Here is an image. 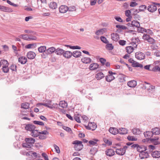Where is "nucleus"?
<instances>
[{
	"label": "nucleus",
	"mask_w": 160,
	"mask_h": 160,
	"mask_svg": "<svg viewBox=\"0 0 160 160\" xmlns=\"http://www.w3.org/2000/svg\"><path fill=\"white\" fill-rule=\"evenodd\" d=\"M144 134L145 137L149 139V141L155 145H158L160 144V142L158 141L159 138L158 136H154L152 131L144 132Z\"/></svg>",
	"instance_id": "obj_1"
},
{
	"label": "nucleus",
	"mask_w": 160,
	"mask_h": 160,
	"mask_svg": "<svg viewBox=\"0 0 160 160\" xmlns=\"http://www.w3.org/2000/svg\"><path fill=\"white\" fill-rule=\"evenodd\" d=\"M72 144L74 145V148L77 151H80L83 148V146L81 141L75 140L72 142Z\"/></svg>",
	"instance_id": "obj_2"
},
{
	"label": "nucleus",
	"mask_w": 160,
	"mask_h": 160,
	"mask_svg": "<svg viewBox=\"0 0 160 160\" xmlns=\"http://www.w3.org/2000/svg\"><path fill=\"white\" fill-rule=\"evenodd\" d=\"M1 63L2 65V71L5 73H7L9 71V68L8 66L9 63L6 60H1Z\"/></svg>",
	"instance_id": "obj_3"
},
{
	"label": "nucleus",
	"mask_w": 160,
	"mask_h": 160,
	"mask_svg": "<svg viewBox=\"0 0 160 160\" xmlns=\"http://www.w3.org/2000/svg\"><path fill=\"white\" fill-rule=\"evenodd\" d=\"M160 6V4L158 3L153 2L151 4L149 5L147 8L148 10L150 12H153L155 11L157 9L156 5Z\"/></svg>",
	"instance_id": "obj_4"
},
{
	"label": "nucleus",
	"mask_w": 160,
	"mask_h": 160,
	"mask_svg": "<svg viewBox=\"0 0 160 160\" xmlns=\"http://www.w3.org/2000/svg\"><path fill=\"white\" fill-rule=\"evenodd\" d=\"M135 58L138 60H143L145 58L144 54L142 52H137L135 54Z\"/></svg>",
	"instance_id": "obj_5"
},
{
	"label": "nucleus",
	"mask_w": 160,
	"mask_h": 160,
	"mask_svg": "<svg viewBox=\"0 0 160 160\" xmlns=\"http://www.w3.org/2000/svg\"><path fill=\"white\" fill-rule=\"evenodd\" d=\"M85 127L87 129L94 130L96 128L97 126L94 122H90L88 126H85Z\"/></svg>",
	"instance_id": "obj_6"
},
{
	"label": "nucleus",
	"mask_w": 160,
	"mask_h": 160,
	"mask_svg": "<svg viewBox=\"0 0 160 160\" xmlns=\"http://www.w3.org/2000/svg\"><path fill=\"white\" fill-rule=\"evenodd\" d=\"M105 154L106 155L111 157L115 155V151L112 149H108L105 151Z\"/></svg>",
	"instance_id": "obj_7"
},
{
	"label": "nucleus",
	"mask_w": 160,
	"mask_h": 160,
	"mask_svg": "<svg viewBox=\"0 0 160 160\" xmlns=\"http://www.w3.org/2000/svg\"><path fill=\"white\" fill-rule=\"evenodd\" d=\"M111 39L117 42L119 39V36L117 33L114 32L111 34Z\"/></svg>",
	"instance_id": "obj_8"
},
{
	"label": "nucleus",
	"mask_w": 160,
	"mask_h": 160,
	"mask_svg": "<svg viewBox=\"0 0 160 160\" xmlns=\"http://www.w3.org/2000/svg\"><path fill=\"white\" fill-rule=\"evenodd\" d=\"M68 9V7L65 5H61L59 8V11L61 13L66 12Z\"/></svg>",
	"instance_id": "obj_9"
},
{
	"label": "nucleus",
	"mask_w": 160,
	"mask_h": 160,
	"mask_svg": "<svg viewBox=\"0 0 160 160\" xmlns=\"http://www.w3.org/2000/svg\"><path fill=\"white\" fill-rule=\"evenodd\" d=\"M0 10L4 12H11L13 11L11 8L0 5Z\"/></svg>",
	"instance_id": "obj_10"
},
{
	"label": "nucleus",
	"mask_w": 160,
	"mask_h": 160,
	"mask_svg": "<svg viewBox=\"0 0 160 160\" xmlns=\"http://www.w3.org/2000/svg\"><path fill=\"white\" fill-rule=\"evenodd\" d=\"M56 51V49L54 47H51L47 49L45 53L47 55L50 54L55 52Z\"/></svg>",
	"instance_id": "obj_11"
},
{
	"label": "nucleus",
	"mask_w": 160,
	"mask_h": 160,
	"mask_svg": "<svg viewBox=\"0 0 160 160\" xmlns=\"http://www.w3.org/2000/svg\"><path fill=\"white\" fill-rule=\"evenodd\" d=\"M36 54L35 53L33 52L30 51L28 52L27 53V56L29 59H33L35 58Z\"/></svg>",
	"instance_id": "obj_12"
},
{
	"label": "nucleus",
	"mask_w": 160,
	"mask_h": 160,
	"mask_svg": "<svg viewBox=\"0 0 160 160\" xmlns=\"http://www.w3.org/2000/svg\"><path fill=\"white\" fill-rule=\"evenodd\" d=\"M140 157L142 159L148 158L149 156L148 151H143L139 154Z\"/></svg>",
	"instance_id": "obj_13"
},
{
	"label": "nucleus",
	"mask_w": 160,
	"mask_h": 160,
	"mask_svg": "<svg viewBox=\"0 0 160 160\" xmlns=\"http://www.w3.org/2000/svg\"><path fill=\"white\" fill-rule=\"evenodd\" d=\"M147 147L143 145H138L137 147V150L141 153L142 152L145 151L147 150Z\"/></svg>",
	"instance_id": "obj_14"
},
{
	"label": "nucleus",
	"mask_w": 160,
	"mask_h": 160,
	"mask_svg": "<svg viewBox=\"0 0 160 160\" xmlns=\"http://www.w3.org/2000/svg\"><path fill=\"white\" fill-rule=\"evenodd\" d=\"M109 131L110 133L114 135L119 133L118 130L115 128H110Z\"/></svg>",
	"instance_id": "obj_15"
},
{
	"label": "nucleus",
	"mask_w": 160,
	"mask_h": 160,
	"mask_svg": "<svg viewBox=\"0 0 160 160\" xmlns=\"http://www.w3.org/2000/svg\"><path fill=\"white\" fill-rule=\"evenodd\" d=\"M99 67V65L96 63H93L91 64L89 67V68L91 70H93L97 69Z\"/></svg>",
	"instance_id": "obj_16"
},
{
	"label": "nucleus",
	"mask_w": 160,
	"mask_h": 160,
	"mask_svg": "<svg viewBox=\"0 0 160 160\" xmlns=\"http://www.w3.org/2000/svg\"><path fill=\"white\" fill-rule=\"evenodd\" d=\"M25 128L27 130L32 131L35 129V126L33 124H28L26 125Z\"/></svg>",
	"instance_id": "obj_17"
},
{
	"label": "nucleus",
	"mask_w": 160,
	"mask_h": 160,
	"mask_svg": "<svg viewBox=\"0 0 160 160\" xmlns=\"http://www.w3.org/2000/svg\"><path fill=\"white\" fill-rule=\"evenodd\" d=\"M152 157L153 158H158L160 157V151H155L151 153Z\"/></svg>",
	"instance_id": "obj_18"
},
{
	"label": "nucleus",
	"mask_w": 160,
	"mask_h": 160,
	"mask_svg": "<svg viewBox=\"0 0 160 160\" xmlns=\"http://www.w3.org/2000/svg\"><path fill=\"white\" fill-rule=\"evenodd\" d=\"M72 55V53L69 51H64L63 54L64 57L66 58H70Z\"/></svg>",
	"instance_id": "obj_19"
},
{
	"label": "nucleus",
	"mask_w": 160,
	"mask_h": 160,
	"mask_svg": "<svg viewBox=\"0 0 160 160\" xmlns=\"http://www.w3.org/2000/svg\"><path fill=\"white\" fill-rule=\"evenodd\" d=\"M64 50L62 49L58 48L56 49V51L55 52V53L57 55H63L64 52Z\"/></svg>",
	"instance_id": "obj_20"
},
{
	"label": "nucleus",
	"mask_w": 160,
	"mask_h": 160,
	"mask_svg": "<svg viewBox=\"0 0 160 160\" xmlns=\"http://www.w3.org/2000/svg\"><path fill=\"white\" fill-rule=\"evenodd\" d=\"M104 77V74L102 72H99L95 75V77L97 80H100Z\"/></svg>",
	"instance_id": "obj_21"
},
{
	"label": "nucleus",
	"mask_w": 160,
	"mask_h": 160,
	"mask_svg": "<svg viewBox=\"0 0 160 160\" xmlns=\"http://www.w3.org/2000/svg\"><path fill=\"white\" fill-rule=\"evenodd\" d=\"M25 141L26 142L29 143V144H31L32 146H33L32 144L35 142V140L32 138H26L25 139Z\"/></svg>",
	"instance_id": "obj_22"
},
{
	"label": "nucleus",
	"mask_w": 160,
	"mask_h": 160,
	"mask_svg": "<svg viewBox=\"0 0 160 160\" xmlns=\"http://www.w3.org/2000/svg\"><path fill=\"white\" fill-rule=\"evenodd\" d=\"M127 84L130 87H134L137 85V82L135 80H132L128 82Z\"/></svg>",
	"instance_id": "obj_23"
},
{
	"label": "nucleus",
	"mask_w": 160,
	"mask_h": 160,
	"mask_svg": "<svg viewBox=\"0 0 160 160\" xmlns=\"http://www.w3.org/2000/svg\"><path fill=\"white\" fill-rule=\"evenodd\" d=\"M27 58L24 57H21L18 58V62L22 64H24L27 62Z\"/></svg>",
	"instance_id": "obj_24"
},
{
	"label": "nucleus",
	"mask_w": 160,
	"mask_h": 160,
	"mask_svg": "<svg viewBox=\"0 0 160 160\" xmlns=\"http://www.w3.org/2000/svg\"><path fill=\"white\" fill-rule=\"evenodd\" d=\"M81 61L83 63L88 64L90 63L91 62L92 60L89 58L84 57L82 58Z\"/></svg>",
	"instance_id": "obj_25"
},
{
	"label": "nucleus",
	"mask_w": 160,
	"mask_h": 160,
	"mask_svg": "<svg viewBox=\"0 0 160 160\" xmlns=\"http://www.w3.org/2000/svg\"><path fill=\"white\" fill-rule=\"evenodd\" d=\"M152 132L153 133V135H158L160 133V129L157 128H153L152 129Z\"/></svg>",
	"instance_id": "obj_26"
},
{
	"label": "nucleus",
	"mask_w": 160,
	"mask_h": 160,
	"mask_svg": "<svg viewBox=\"0 0 160 160\" xmlns=\"http://www.w3.org/2000/svg\"><path fill=\"white\" fill-rule=\"evenodd\" d=\"M73 56L75 58H78L81 55V52L79 51H76L73 52Z\"/></svg>",
	"instance_id": "obj_27"
},
{
	"label": "nucleus",
	"mask_w": 160,
	"mask_h": 160,
	"mask_svg": "<svg viewBox=\"0 0 160 160\" xmlns=\"http://www.w3.org/2000/svg\"><path fill=\"white\" fill-rule=\"evenodd\" d=\"M132 27H136L138 28L140 27L139 22L137 21H133L132 22Z\"/></svg>",
	"instance_id": "obj_28"
},
{
	"label": "nucleus",
	"mask_w": 160,
	"mask_h": 160,
	"mask_svg": "<svg viewBox=\"0 0 160 160\" xmlns=\"http://www.w3.org/2000/svg\"><path fill=\"white\" fill-rule=\"evenodd\" d=\"M106 80L107 82H110L115 79V77L112 75H108L105 77Z\"/></svg>",
	"instance_id": "obj_29"
},
{
	"label": "nucleus",
	"mask_w": 160,
	"mask_h": 160,
	"mask_svg": "<svg viewBox=\"0 0 160 160\" xmlns=\"http://www.w3.org/2000/svg\"><path fill=\"white\" fill-rule=\"evenodd\" d=\"M118 131L119 133L120 134H125L128 133V130L124 128H121Z\"/></svg>",
	"instance_id": "obj_30"
},
{
	"label": "nucleus",
	"mask_w": 160,
	"mask_h": 160,
	"mask_svg": "<svg viewBox=\"0 0 160 160\" xmlns=\"http://www.w3.org/2000/svg\"><path fill=\"white\" fill-rule=\"evenodd\" d=\"M49 7L53 9H55L57 7V3L54 2H51L49 4Z\"/></svg>",
	"instance_id": "obj_31"
},
{
	"label": "nucleus",
	"mask_w": 160,
	"mask_h": 160,
	"mask_svg": "<svg viewBox=\"0 0 160 160\" xmlns=\"http://www.w3.org/2000/svg\"><path fill=\"white\" fill-rule=\"evenodd\" d=\"M38 52L40 53L46 52L47 50L46 47L45 46H41L38 48Z\"/></svg>",
	"instance_id": "obj_32"
},
{
	"label": "nucleus",
	"mask_w": 160,
	"mask_h": 160,
	"mask_svg": "<svg viewBox=\"0 0 160 160\" xmlns=\"http://www.w3.org/2000/svg\"><path fill=\"white\" fill-rule=\"evenodd\" d=\"M59 105L61 107L65 108L68 106L67 103L65 101H61L59 103Z\"/></svg>",
	"instance_id": "obj_33"
},
{
	"label": "nucleus",
	"mask_w": 160,
	"mask_h": 160,
	"mask_svg": "<svg viewBox=\"0 0 160 160\" xmlns=\"http://www.w3.org/2000/svg\"><path fill=\"white\" fill-rule=\"evenodd\" d=\"M132 66L133 67H140V68H142L143 67L142 64H140L135 61H134V62L132 64Z\"/></svg>",
	"instance_id": "obj_34"
},
{
	"label": "nucleus",
	"mask_w": 160,
	"mask_h": 160,
	"mask_svg": "<svg viewBox=\"0 0 160 160\" xmlns=\"http://www.w3.org/2000/svg\"><path fill=\"white\" fill-rule=\"evenodd\" d=\"M38 130H35V129L32 131V136L34 137H36L40 134L39 132H38Z\"/></svg>",
	"instance_id": "obj_35"
},
{
	"label": "nucleus",
	"mask_w": 160,
	"mask_h": 160,
	"mask_svg": "<svg viewBox=\"0 0 160 160\" xmlns=\"http://www.w3.org/2000/svg\"><path fill=\"white\" fill-rule=\"evenodd\" d=\"M121 149V148L116 149L115 151L116 153L118 155H123L125 154V152H123Z\"/></svg>",
	"instance_id": "obj_36"
},
{
	"label": "nucleus",
	"mask_w": 160,
	"mask_h": 160,
	"mask_svg": "<svg viewBox=\"0 0 160 160\" xmlns=\"http://www.w3.org/2000/svg\"><path fill=\"white\" fill-rule=\"evenodd\" d=\"M127 52L129 54H130L133 52V48L131 46L127 47L126 48Z\"/></svg>",
	"instance_id": "obj_37"
},
{
	"label": "nucleus",
	"mask_w": 160,
	"mask_h": 160,
	"mask_svg": "<svg viewBox=\"0 0 160 160\" xmlns=\"http://www.w3.org/2000/svg\"><path fill=\"white\" fill-rule=\"evenodd\" d=\"M19 37V38H22L25 40H29V35L27 34H22L20 35Z\"/></svg>",
	"instance_id": "obj_38"
},
{
	"label": "nucleus",
	"mask_w": 160,
	"mask_h": 160,
	"mask_svg": "<svg viewBox=\"0 0 160 160\" xmlns=\"http://www.w3.org/2000/svg\"><path fill=\"white\" fill-rule=\"evenodd\" d=\"M106 45V48L108 50H111L113 49L114 47L111 43H107Z\"/></svg>",
	"instance_id": "obj_39"
},
{
	"label": "nucleus",
	"mask_w": 160,
	"mask_h": 160,
	"mask_svg": "<svg viewBox=\"0 0 160 160\" xmlns=\"http://www.w3.org/2000/svg\"><path fill=\"white\" fill-rule=\"evenodd\" d=\"M132 132L134 134H139L141 133V131L138 128H134L132 130Z\"/></svg>",
	"instance_id": "obj_40"
},
{
	"label": "nucleus",
	"mask_w": 160,
	"mask_h": 160,
	"mask_svg": "<svg viewBox=\"0 0 160 160\" xmlns=\"http://www.w3.org/2000/svg\"><path fill=\"white\" fill-rule=\"evenodd\" d=\"M80 115L79 114H75L74 115V119L78 123H80L81 122L80 119Z\"/></svg>",
	"instance_id": "obj_41"
},
{
	"label": "nucleus",
	"mask_w": 160,
	"mask_h": 160,
	"mask_svg": "<svg viewBox=\"0 0 160 160\" xmlns=\"http://www.w3.org/2000/svg\"><path fill=\"white\" fill-rule=\"evenodd\" d=\"M29 103L28 102L23 103L21 104V107L24 109H27L29 108Z\"/></svg>",
	"instance_id": "obj_42"
},
{
	"label": "nucleus",
	"mask_w": 160,
	"mask_h": 160,
	"mask_svg": "<svg viewBox=\"0 0 160 160\" xmlns=\"http://www.w3.org/2000/svg\"><path fill=\"white\" fill-rule=\"evenodd\" d=\"M100 39L101 41L107 44L108 43V41L107 40L106 37L104 36H101Z\"/></svg>",
	"instance_id": "obj_43"
},
{
	"label": "nucleus",
	"mask_w": 160,
	"mask_h": 160,
	"mask_svg": "<svg viewBox=\"0 0 160 160\" xmlns=\"http://www.w3.org/2000/svg\"><path fill=\"white\" fill-rule=\"evenodd\" d=\"M22 146L23 147L31 148L32 146L31 144H29V143L26 142L25 143H23L22 144Z\"/></svg>",
	"instance_id": "obj_44"
},
{
	"label": "nucleus",
	"mask_w": 160,
	"mask_h": 160,
	"mask_svg": "<svg viewBox=\"0 0 160 160\" xmlns=\"http://www.w3.org/2000/svg\"><path fill=\"white\" fill-rule=\"evenodd\" d=\"M127 139L129 141H136L137 140V139L136 138H135L133 136H128L127 137Z\"/></svg>",
	"instance_id": "obj_45"
},
{
	"label": "nucleus",
	"mask_w": 160,
	"mask_h": 160,
	"mask_svg": "<svg viewBox=\"0 0 160 160\" xmlns=\"http://www.w3.org/2000/svg\"><path fill=\"white\" fill-rule=\"evenodd\" d=\"M147 8V6L145 5H141L139 7V11H142Z\"/></svg>",
	"instance_id": "obj_46"
},
{
	"label": "nucleus",
	"mask_w": 160,
	"mask_h": 160,
	"mask_svg": "<svg viewBox=\"0 0 160 160\" xmlns=\"http://www.w3.org/2000/svg\"><path fill=\"white\" fill-rule=\"evenodd\" d=\"M62 128L64 130H66V131H67L68 132H72V130L70 128H69L68 127H67V126H62Z\"/></svg>",
	"instance_id": "obj_47"
},
{
	"label": "nucleus",
	"mask_w": 160,
	"mask_h": 160,
	"mask_svg": "<svg viewBox=\"0 0 160 160\" xmlns=\"http://www.w3.org/2000/svg\"><path fill=\"white\" fill-rule=\"evenodd\" d=\"M97 149L96 148H93L91 149L90 150L91 154L94 155L97 152Z\"/></svg>",
	"instance_id": "obj_48"
},
{
	"label": "nucleus",
	"mask_w": 160,
	"mask_h": 160,
	"mask_svg": "<svg viewBox=\"0 0 160 160\" xmlns=\"http://www.w3.org/2000/svg\"><path fill=\"white\" fill-rule=\"evenodd\" d=\"M65 46L67 47H69L71 49H80L81 48L80 47L78 46H72L70 45H66Z\"/></svg>",
	"instance_id": "obj_49"
},
{
	"label": "nucleus",
	"mask_w": 160,
	"mask_h": 160,
	"mask_svg": "<svg viewBox=\"0 0 160 160\" xmlns=\"http://www.w3.org/2000/svg\"><path fill=\"white\" fill-rule=\"evenodd\" d=\"M125 77L124 75H122L119 78V81L121 82H124L126 81Z\"/></svg>",
	"instance_id": "obj_50"
},
{
	"label": "nucleus",
	"mask_w": 160,
	"mask_h": 160,
	"mask_svg": "<svg viewBox=\"0 0 160 160\" xmlns=\"http://www.w3.org/2000/svg\"><path fill=\"white\" fill-rule=\"evenodd\" d=\"M33 123L34 124H37V125H39L41 126H44V123L43 122H41V121H33Z\"/></svg>",
	"instance_id": "obj_51"
},
{
	"label": "nucleus",
	"mask_w": 160,
	"mask_h": 160,
	"mask_svg": "<svg viewBox=\"0 0 160 160\" xmlns=\"http://www.w3.org/2000/svg\"><path fill=\"white\" fill-rule=\"evenodd\" d=\"M103 141L106 144L108 145H110L112 144V142L110 141L107 138H104Z\"/></svg>",
	"instance_id": "obj_52"
},
{
	"label": "nucleus",
	"mask_w": 160,
	"mask_h": 160,
	"mask_svg": "<svg viewBox=\"0 0 160 160\" xmlns=\"http://www.w3.org/2000/svg\"><path fill=\"white\" fill-rule=\"evenodd\" d=\"M98 141L97 139H95L94 141L92 140H90L89 141V143L92 145H95L97 144V142Z\"/></svg>",
	"instance_id": "obj_53"
},
{
	"label": "nucleus",
	"mask_w": 160,
	"mask_h": 160,
	"mask_svg": "<svg viewBox=\"0 0 160 160\" xmlns=\"http://www.w3.org/2000/svg\"><path fill=\"white\" fill-rule=\"evenodd\" d=\"M152 70L154 72H156L157 71L160 72V68L158 66L156 65L153 68Z\"/></svg>",
	"instance_id": "obj_54"
},
{
	"label": "nucleus",
	"mask_w": 160,
	"mask_h": 160,
	"mask_svg": "<svg viewBox=\"0 0 160 160\" xmlns=\"http://www.w3.org/2000/svg\"><path fill=\"white\" fill-rule=\"evenodd\" d=\"M53 146L55 149L56 152L57 153H60V151L59 147L55 144H54L53 145Z\"/></svg>",
	"instance_id": "obj_55"
},
{
	"label": "nucleus",
	"mask_w": 160,
	"mask_h": 160,
	"mask_svg": "<svg viewBox=\"0 0 160 160\" xmlns=\"http://www.w3.org/2000/svg\"><path fill=\"white\" fill-rule=\"evenodd\" d=\"M150 37V35L147 34H144L142 37V38L144 40H148Z\"/></svg>",
	"instance_id": "obj_56"
},
{
	"label": "nucleus",
	"mask_w": 160,
	"mask_h": 160,
	"mask_svg": "<svg viewBox=\"0 0 160 160\" xmlns=\"http://www.w3.org/2000/svg\"><path fill=\"white\" fill-rule=\"evenodd\" d=\"M35 45L34 43L29 44L25 46V48H33V47Z\"/></svg>",
	"instance_id": "obj_57"
},
{
	"label": "nucleus",
	"mask_w": 160,
	"mask_h": 160,
	"mask_svg": "<svg viewBox=\"0 0 160 160\" xmlns=\"http://www.w3.org/2000/svg\"><path fill=\"white\" fill-rule=\"evenodd\" d=\"M68 10L69 11H73L76 10V8L74 6H71L69 7H68Z\"/></svg>",
	"instance_id": "obj_58"
},
{
	"label": "nucleus",
	"mask_w": 160,
	"mask_h": 160,
	"mask_svg": "<svg viewBox=\"0 0 160 160\" xmlns=\"http://www.w3.org/2000/svg\"><path fill=\"white\" fill-rule=\"evenodd\" d=\"M99 60L102 65H103L105 64L106 62V60L105 59L103 58H100Z\"/></svg>",
	"instance_id": "obj_59"
},
{
	"label": "nucleus",
	"mask_w": 160,
	"mask_h": 160,
	"mask_svg": "<svg viewBox=\"0 0 160 160\" xmlns=\"http://www.w3.org/2000/svg\"><path fill=\"white\" fill-rule=\"evenodd\" d=\"M7 2L11 5L15 7H17L18 6V5L14 4L12 2L10 1L7 0Z\"/></svg>",
	"instance_id": "obj_60"
},
{
	"label": "nucleus",
	"mask_w": 160,
	"mask_h": 160,
	"mask_svg": "<svg viewBox=\"0 0 160 160\" xmlns=\"http://www.w3.org/2000/svg\"><path fill=\"white\" fill-rule=\"evenodd\" d=\"M17 66L12 64L10 67V69L13 71H16L17 70Z\"/></svg>",
	"instance_id": "obj_61"
},
{
	"label": "nucleus",
	"mask_w": 160,
	"mask_h": 160,
	"mask_svg": "<svg viewBox=\"0 0 160 160\" xmlns=\"http://www.w3.org/2000/svg\"><path fill=\"white\" fill-rule=\"evenodd\" d=\"M125 15L126 16L128 17H131V16H130V13H131V11L129 10H127L125 11Z\"/></svg>",
	"instance_id": "obj_62"
},
{
	"label": "nucleus",
	"mask_w": 160,
	"mask_h": 160,
	"mask_svg": "<svg viewBox=\"0 0 160 160\" xmlns=\"http://www.w3.org/2000/svg\"><path fill=\"white\" fill-rule=\"evenodd\" d=\"M126 41L123 40H120L119 41V43L120 45L122 46H124L126 44Z\"/></svg>",
	"instance_id": "obj_63"
},
{
	"label": "nucleus",
	"mask_w": 160,
	"mask_h": 160,
	"mask_svg": "<svg viewBox=\"0 0 160 160\" xmlns=\"http://www.w3.org/2000/svg\"><path fill=\"white\" fill-rule=\"evenodd\" d=\"M148 149H149V152H152V150L155 149V147L152 145H150L148 146Z\"/></svg>",
	"instance_id": "obj_64"
}]
</instances>
